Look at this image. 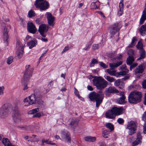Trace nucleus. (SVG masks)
Here are the masks:
<instances>
[{
  "instance_id": "9d476101",
  "label": "nucleus",
  "mask_w": 146,
  "mask_h": 146,
  "mask_svg": "<svg viewBox=\"0 0 146 146\" xmlns=\"http://www.w3.org/2000/svg\"><path fill=\"white\" fill-rule=\"evenodd\" d=\"M146 68V62L143 63L140 65L134 70V74H138L142 73Z\"/></svg>"
},
{
  "instance_id": "4c0bfd02",
  "label": "nucleus",
  "mask_w": 146,
  "mask_h": 146,
  "mask_svg": "<svg viewBox=\"0 0 146 146\" xmlns=\"http://www.w3.org/2000/svg\"><path fill=\"white\" fill-rule=\"evenodd\" d=\"M14 58L13 56H11L7 58V64H11L13 61Z\"/></svg>"
},
{
  "instance_id": "20e7f679",
  "label": "nucleus",
  "mask_w": 146,
  "mask_h": 146,
  "mask_svg": "<svg viewBox=\"0 0 146 146\" xmlns=\"http://www.w3.org/2000/svg\"><path fill=\"white\" fill-rule=\"evenodd\" d=\"M142 97L141 92L135 91L129 94L128 97V101L130 103L136 104L141 101Z\"/></svg>"
},
{
  "instance_id": "473e14b6",
  "label": "nucleus",
  "mask_w": 146,
  "mask_h": 146,
  "mask_svg": "<svg viewBox=\"0 0 146 146\" xmlns=\"http://www.w3.org/2000/svg\"><path fill=\"white\" fill-rule=\"evenodd\" d=\"M98 60L96 59H93L89 64V66L90 67H94L95 64L98 63Z\"/></svg>"
},
{
  "instance_id": "0e129e2a",
  "label": "nucleus",
  "mask_w": 146,
  "mask_h": 146,
  "mask_svg": "<svg viewBox=\"0 0 146 146\" xmlns=\"http://www.w3.org/2000/svg\"><path fill=\"white\" fill-rule=\"evenodd\" d=\"M135 139V138L134 137H132L130 138L129 139V141L130 143H131L133 142Z\"/></svg>"
},
{
  "instance_id": "9b49d317",
  "label": "nucleus",
  "mask_w": 146,
  "mask_h": 146,
  "mask_svg": "<svg viewBox=\"0 0 146 146\" xmlns=\"http://www.w3.org/2000/svg\"><path fill=\"white\" fill-rule=\"evenodd\" d=\"M45 16L47 18L49 25L53 27L54 25V17H53L50 12H46Z\"/></svg>"
},
{
  "instance_id": "4468645a",
  "label": "nucleus",
  "mask_w": 146,
  "mask_h": 146,
  "mask_svg": "<svg viewBox=\"0 0 146 146\" xmlns=\"http://www.w3.org/2000/svg\"><path fill=\"white\" fill-rule=\"evenodd\" d=\"M27 28L28 31L33 34L35 33L37 30L35 25L31 22L28 23Z\"/></svg>"
},
{
  "instance_id": "680f3d73",
  "label": "nucleus",
  "mask_w": 146,
  "mask_h": 146,
  "mask_svg": "<svg viewBox=\"0 0 146 146\" xmlns=\"http://www.w3.org/2000/svg\"><path fill=\"white\" fill-rule=\"evenodd\" d=\"M68 49H69V48H68V46H66L63 49L62 52V53H64V52H66V51L68 50Z\"/></svg>"
},
{
  "instance_id": "c9c22d12",
  "label": "nucleus",
  "mask_w": 146,
  "mask_h": 146,
  "mask_svg": "<svg viewBox=\"0 0 146 146\" xmlns=\"http://www.w3.org/2000/svg\"><path fill=\"white\" fill-rule=\"evenodd\" d=\"M39 111V109L38 108H35L29 111L28 113L29 114H33L36 113Z\"/></svg>"
},
{
  "instance_id": "f3484780",
  "label": "nucleus",
  "mask_w": 146,
  "mask_h": 146,
  "mask_svg": "<svg viewBox=\"0 0 146 146\" xmlns=\"http://www.w3.org/2000/svg\"><path fill=\"white\" fill-rule=\"evenodd\" d=\"M105 115L106 118L111 119H114L115 117L112 109L107 111Z\"/></svg>"
},
{
  "instance_id": "bb28decb",
  "label": "nucleus",
  "mask_w": 146,
  "mask_h": 146,
  "mask_svg": "<svg viewBox=\"0 0 146 146\" xmlns=\"http://www.w3.org/2000/svg\"><path fill=\"white\" fill-rule=\"evenodd\" d=\"M139 53L140 54V57L137 58V60L143 59L145 58L146 56L145 52L144 50L139 51Z\"/></svg>"
},
{
  "instance_id": "423d86ee",
  "label": "nucleus",
  "mask_w": 146,
  "mask_h": 146,
  "mask_svg": "<svg viewBox=\"0 0 146 146\" xmlns=\"http://www.w3.org/2000/svg\"><path fill=\"white\" fill-rule=\"evenodd\" d=\"M137 127V123L133 121L128 122L126 129L128 130V133L129 135H132L136 132Z\"/></svg>"
},
{
  "instance_id": "4d7b16f0",
  "label": "nucleus",
  "mask_w": 146,
  "mask_h": 146,
  "mask_svg": "<svg viewBox=\"0 0 146 146\" xmlns=\"http://www.w3.org/2000/svg\"><path fill=\"white\" fill-rule=\"evenodd\" d=\"M74 94H75L79 98V95L78 94V92L76 89L74 88Z\"/></svg>"
},
{
  "instance_id": "69168bd1",
  "label": "nucleus",
  "mask_w": 146,
  "mask_h": 146,
  "mask_svg": "<svg viewBox=\"0 0 146 146\" xmlns=\"http://www.w3.org/2000/svg\"><path fill=\"white\" fill-rule=\"evenodd\" d=\"M100 146H106L105 143L104 142H101L99 143Z\"/></svg>"
},
{
  "instance_id": "f704fd0d",
  "label": "nucleus",
  "mask_w": 146,
  "mask_h": 146,
  "mask_svg": "<svg viewBox=\"0 0 146 146\" xmlns=\"http://www.w3.org/2000/svg\"><path fill=\"white\" fill-rule=\"evenodd\" d=\"M105 78L107 81L110 82H114L115 81V80L114 78L109 76H106L105 77Z\"/></svg>"
},
{
  "instance_id": "aec40b11",
  "label": "nucleus",
  "mask_w": 146,
  "mask_h": 146,
  "mask_svg": "<svg viewBox=\"0 0 146 146\" xmlns=\"http://www.w3.org/2000/svg\"><path fill=\"white\" fill-rule=\"evenodd\" d=\"M121 71L118 72L119 76L126 75L128 72V70L125 64L122 65L120 67Z\"/></svg>"
},
{
  "instance_id": "4be33fe9",
  "label": "nucleus",
  "mask_w": 146,
  "mask_h": 146,
  "mask_svg": "<svg viewBox=\"0 0 146 146\" xmlns=\"http://www.w3.org/2000/svg\"><path fill=\"white\" fill-rule=\"evenodd\" d=\"M122 64V61H119L117 62L116 63H110L109 64V66L112 69H114L119 66Z\"/></svg>"
},
{
  "instance_id": "58836bf2",
  "label": "nucleus",
  "mask_w": 146,
  "mask_h": 146,
  "mask_svg": "<svg viewBox=\"0 0 146 146\" xmlns=\"http://www.w3.org/2000/svg\"><path fill=\"white\" fill-rule=\"evenodd\" d=\"M106 125L108 128L111 131L114 129L113 125L110 123H107L106 124Z\"/></svg>"
},
{
  "instance_id": "13d9d810",
  "label": "nucleus",
  "mask_w": 146,
  "mask_h": 146,
  "mask_svg": "<svg viewBox=\"0 0 146 146\" xmlns=\"http://www.w3.org/2000/svg\"><path fill=\"white\" fill-rule=\"evenodd\" d=\"M4 90V87L3 86H0V95H2L3 94Z\"/></svg>"
},
{
  "instance_id": "c756f323",
  "label": "nucleus",
  "mask_w": 146,
  "mask_h": 146,
  "mask_svg": "<svg viewBox=\"0 0 146 146\" xmlns=\"http://www.w3.org/2000/svg\"><path fill=\"white\" fill-rule=\"evenodd\" d=\"M143 46V44L140 41L138 42L136 46L137 48L139 50V51L144 50Z\"/></svg>"
},
{
  "instance_id": "338daca9",
  "label": "nucleus",
  "mask_w": 146,
  "mask_h": 146,
  "mask_svg": "<svg viewBox=\"0 0 146 146\" xmlns=\"http://www.w3.org/2000/svg\"><path fill=\"white\" fill-rule=\"evenodd\" d=\"M129 76H125L121 80H127L129 78Z\"/></svg>"
},
{
  "instance_id": "5701e85b",
  "label": "nucleus",
  "mask_w": 146,
  "mask_h": 146,
  "mask_svg": "<svg viewBox=\"0 0 146 146\" xmlns=\"http://www.w3.org/2000/svg\"><path fill=\"white\" fill-rule=\"evenodd\" d=\"M123 0H121L120 2L119 3V9L118 12V15L121 16L122 14L123 11Z\"/></svg>"
},
{
  "instance_id": "8fccbe9b",
  "label": "nucleus",
  "mask_w": 146,
  "mask_h": 146,
  "mask_svg": "<svg viewBox=\"0 0 146 146\" xmlns=\"http://www.w3.org/2000/svg\"><path fill=\"white\" fill-rule=\"evenodd\" d=\"M27 82H23V83L22 82V84L24 86V88L23 90H25V89H27L28 88V87H27V82Z\"/></svg>"
},
{
  "instance_id": "f03ea898",
  "label": "nucleus",
  "mask_w": 146,
  "mask_h": 146,
  "mask_svg": "<svg viewBox=\"0 0 146 146\" xmlns=\"http://www.w3.org/2000/svg\"><path fill=\"white\" fill-rule=\"evenodd\" d=\"M89 97L91 100L96 102V106L98 108L102 103L104 97V95L101 91L97 93L93 92L89 94Z\"/></svg>"
},
{
  "instance_id": "c03bdc74",
  "label": "nucleus",
  "mask_w": 146,
  "mask_h": 146,
  "mask_svg": "<svg viewBox=\"0 0 146 146\" xmlns=\"http://www.w3.org/2000/svg\"><path fill=\"white\" fill-rule=\"evenodd\" d=\"M90 7L92 9H96L98 8V7L96 4L94 2H93L91 3Z\"/></svg>"
},
{
  "instance_id": "79ce46f5",
  "label": "nucleus",
  "mask_w": 146,
  "mask_h": 146,
  "mask_svg": "<svg viewBox=\"0 0 146 146\" xmlns=\"http://www.w3.org/2000/svg\"><path fill=\"white\" fill-rule=\"evenodd\" d=\"M92 43L93 42L91 41L90 43H88L86 45V46L83 48V49L86 51L89 50L90 48L91 45Z\"/></svg>"
},
{
  "instance_id": "ddd939ff",
  "label": "nucleus",
  "mask_w": 146,
  "mask_h": 146,
  "mask_svg": "<svg viewBox=\"0 0 146 146\" xmlns=\"http://www.w3.org/2000/svg\"><path fill=\"white\" fill-rule=\"evenodd\" d=\"M61 136L62 138L64 139L66 142L69 143H70L71 138L70 134L68 131H63L62 132Z\"/></svg>"
},
{
  "instance_id": "de8ad7c7",
  "label": "nucleus",
  "mask_w": 146,
  "mask_h": 146,
  "mask_svg": "<svg viewBox=\"0 0 146 146\" xmlns=\"http://www.w3.org/2000/svg\"><path fill=\"white\" fill-rule=\"evenodd\" d=\"M100 65L102 67L104 68H108V66L102 62H100Z\"/></svg>"
},
{
  "instance_id": "39448f33",
  "label": "nucleus",
  "mask_w": 146,
  "mask_h": 146,
  "mask_svg": "<svg viewBox=\"0 0 146 146\" xmlns=\"http://www.w3.org/2000/svg\"><path fill=\"white\" fill-rule=\"evenodd\" d=\"M41 98V96L40 95L32 94L28 98L24 99L23 102L25 103H26L25 106H28L35 103L40 104V103Z\"/></svg>"
},
{
  "instance_id": "5fc2aeb1",
  "label": "nucleus",
  "mask_w": 146,
  "mask_h": 146,
  "mask_svg": "<svg viewBox=\"0 0 146 146\" xmlns=\"http://www.w3.org/2000/svg\"><path fill=\"white\" fill-rule=\"evenodd\" d=\"M142 119L144 122L146 121V111L144 113L143 115Z\"/></svg>"
},
{
  "instance_id": "72a5a7b5",
  "label": "nucleus",
  "mask_w": 146,
  "mask_h": 146,
  "mask_svg": "<svg viewBox=\"0 0 146 146\" xmlns=\"http://www.w3.org/2000/svg\"><path fill=\"white\" fill-rule=\"evenodd\" d=\"M136 41L137 38L135 37H133L132 39L131 43L129 45L128 47L129 48L132 47L134 46L136 44Z\"/></svg>"
},
{
  "instance_id": "c85d7f7f",
  "label": "nucleus",
  "mask_w": 146,
  "mask_h": 146,
  "mask_svg": "<svg viewBox=\"0 0 146 146\" xmlns=\"http://www.w3.org/2000/svg\"><path fill=\"white\" fill-rule=\"evenodd\" d=\"M78 123V121L76 119H73L71 122L70 123V125H71L72 127H76Z\"/></svg>"
},
{
  "instance_id": "b1692460",
  "label": "nucleus",
  "mask_w": 146,
  "mask_h": 146,
  "mask_svg": "<svg viewBox=\"0 0 146 146\" xmlns=\"http://www.w3.org/2000/svg\"><path fill=\"white\" fill-rule=\"evenodd\" d=\"M2 142L5 146H15V145H13L10 142L9 139L7 138H3Z\"/></svg>"
},
{
  "instance_id": "412c9836",
  "label": "nucleus",
  "mask_w": 146,
  "mask_h": 146,
  "mask_svg": "<svg viewBox=\"0 0 146 146\" xmlns=\"http://www.w3.org/2000/svg\"><path fill=\"white\" fill-rule=\"evenodd\" d=\"M113 69H108L106 70L107 72L110 75L115 76L118 77L119 76L118 72H117L115 70H113Z\"/></svg>"
},
{
  "instance_id": "6e6552de",
  "label": "nucleus",
  "mask_w": 146,
  "mask_h": 146,
  "mask_svg": "<svg viewBox=\"0 0 146 146\" xmlns=\"http://www.w3.org/2000/svg\"><path fill=\"white\" fill-rule=\"evenodd\" d=\"M121 27L122 25L120 22L115 23L110 28V33L112 35L115 34L120 30Z\"/></svg>"
},
{
  "instance_id": "7c9ffc66",
  "label": "nucleus",
  "mask_w": 146,
  "mask_h": 146,
  "mask_svg": "<svg viewBox=\"0 0 146 146\" xmlns=\"http://www.w3.org/2000/svg\"><path fill=\"white\" fill-rule=\"evenodd\" d=\"M3 39L4 42L6 44H8L7 40L9 37L8 33H3Z\"/></svg>"
},
{
  "instance_id": "7ed1b4c3",
  "label": "nucleus",
  "mask_w": 146,
  "mask_h": 146,
  "mask_svg": "<svg viewBox=\"0 0 146 146\" xmlns=\"http://www.w3.org/2000/svg\"><path fill=\"white\" fill-rule=\"evenodd\" d=\"M93 84L98 89L102 90L108 85V82L101 76H95L92 80Z\"/></svg>"
},
{
  "instance_id": "e433bc0d",
  "label": "nucleus",
  "mask_w": 146,
  "mask_h": 146,
  "mask_svg": "<svg viewBox=\"0 0 146 146\" xmlns=\"http://www.w3.org/2000/svg\"><path fill=\"white\" fill-rule=\"evenodd\" d=\"M121 80L120 79H118L115 81L114 82V85L116 86H118L119 88H121V87H120V84L121 83Z\"/></svg>"
},
{
  "instance_id": "603ef678",
  "label": "nucleus",
  "mask_w": 146,
  "mask_h": 146,
  "mask_svg": "<svg viewBox=\"0 0 146 146\" xmlns=\"http://www.w3.org/2000/svg\"><path fill=\"white\" fill-rule=\"evenodd\" d=\"M117 122L119 124H121L123 123L124 122V120L123 119L121 118H119L117 120Z\"/></svg>"
},
{
  "instance_id": "a18cd8bd",
  "label": "nucleus",
  "mask_w": 146,
  "mask_h": 146,
  "mask_svg": "<svg viewBox=\"0 0 146 146\" xmlns=\"http://www.w3.org/2000/svg\"><path fill=\"white\" fill-rule=\"evenodd\" d=\"M17 128L21 130H26L27 129V127L26 126H18Z\"/></svg>"
},
{
  "instance_id": "ea45409f",
  "label": "nucleus",
  "mask_w": 146,
  "mask_h": 146,
  "mask_svg": "<svg viewBox=\"0 0 146 146\" xmlns=\"http://www.w3.org/2000/svg\"><path fill=\"white\" fill-rule=\"evenodd\" d=\"M28 16L29 17H31L36 15L35 12L32 10H30L28 13Z\"/></svg>"
},
{
  "instance_id": "6ab92c4d",
  "label": "nucleus",
  "mask_w": 146,
  "mask_h": 146,
  "mask_svg": "<svg viewBox=\"0 0 146 146\" xmlns=\"http://www.w3.org/2000/svg\"><path fill=\"white\" fill-rule=\"evenodd\" d=\"M120 95L121 97L117 99V103L120 104H123L125 103V97L124 96L123 92H121L120 93Z\"/></svg>"
},
{
  "instance_id": "dca6fc26",
  "label": "nucleus",
  "mask_w": 146,
  "mask_h": 146,
  "mask_svg": "<svg viewBox=\"0 0 146 146\" xmlns=\"http://www.w3.org/2000/svg\"><path fill=\"white\" fill-rule=\"evenodd\" d=\"M142 137L141 134L138 133L137 134V139L134 141L132 142V146H135L138 145L141 142Z\"/></svg>"
},
{
  "instance_id": "2eb2a0df",
  "label": "nucleus",
  "mask_w": 146,
  "mask_h": 146,
  "mask_svg": "<svg viewBox=\"0 0 146 146\" xmlns=\"http://www.w3.org/2000/svg\"><path fill=\"white\" fill-rule=\"evenodd\" d=\"M112 109L116 116L122 114L123 113V107L118 108L116 107H113L112 108Z\"/></svg>"
},
{
  "instance_id": "6e6d98bb",
  "label": "nucleus",
  "mask_w": 146,
  "mask_h": 146,
  "mask_svg": "<svg viewBox=\"0 0 146 146\" xmlns=\"http://www.w3.org/2000/svg\"><path fill=\"white\" fill-rule=\"evenodd\" d=\"M141 17L146 18V8H144Z\"/></svg>"
},
{
  "instance_id": "0eeeda50",
  "label": "nucleus",
  "mask_w": 146,
  "mask_h": 146,
  "mask_svg": "<svg viewBox=\"0 0 146 146\" xmlns=\"http://www.w3.org/2000/svg\"><path fill=\"white\" fill-rule=\"evenodd\" d=\"M49 28V26L45 24H42L40 25L39 27L38 31L41 36L45 37L46 36L45 33H46Z\"/></svg>"
},
{
  "instance_id": "cd10ccee",
  "label": "nucleus",
  "mask_w": 146,
  "mask_h": 146,
  "mask_svg": "<svg viewBox=\"0 0 146 146\" xmlns=\"http://www.w3.org/2000/svg\"><path fill=\"white\" fill-rule=\"evenodd\" d=\"M134 61V59L133 56H129V57L127 58L126 63L127 65H130L132 64Z\"/></svg>"
},
{
  "instance_id": "bf43d9fd",
  "label": "nucleus",
  "mask_w": 146,
  "mask_h": 146,
  "mask_svg": "<svg viewBox=\"0 0 146 146\" xmlns=\"http://www.w3.org/2000/svg\"><path fill=\"white\" fill-rule=\"evenodd\" d=\"M143 88H146V80H144L142 83Z\"/></svg>"
},
{
  "instance_id": "09e8293b",
  "label": "nucleus",
  "mask_w": 146,
  "mask_h": 146,
  "mask_svg": "<svg viewBox=\"0 0 146 146\" xmlns=\"http://www.w3.org/2000/svg\"><path fill=\"white\" fill-rule=\"evenodd\" d=\"M99 48V46L98 44H94L92 45V49L94 50L97 49Z\"/></svg>"
},
{
  "instance_id": "a211bd4d",
  "label": "nucleus",
  "mask_w": 146,
  "mask_h": 146,
  "mask_svg": "<svg viewBox=\"0 0 146 146\" xmlns=\"http://www.w3.org/2000/svg\"><path fill=\"white\" fill-rule=\"evenodd\" d=\"M118 92V91L114 86H110L106 88L105 90V92L106 95V94L115 93Z\"/></svg>"
},
{
  "instance_id": "052dcab7",
  "label": "nucleus",
  "mask_w": 146,
  "mask_h": 146,
  "mask_svg": "<svg viewBox=\"0 0 146 146\" xmlns=\"http://www.w3.org/2000/svg\"><path fill=\"white\" fill-rule=\"evenodd\" d=\"M30 65H27L25 67V70L27 72L29 69H32V68H30Z\"/></svg>"
},
{
  "instance_id": "864d4df0",
  "label": "nucleus",
  "mask_w": 146,
  "mask_h": 146,
  "mask_svg": "<svg viewBox=\"0 0 146 146\" xmlns=\"http://www.w3.org/2000/svg\"><path fill=\"white\" fill-rule=\"evenodd\" d=\"M41 116V114L40 113H37L35 114L34 115L33 117H40Z\"/></svg>"
},
{
  "instance_id": "2f4dec72",
  "label": "nucleus",
  "mask_w": 146,
  "mask_h": 146,
  "mask_svg": "<svg viewBox=\"0 0 146 146\" xmlns=\"http://www.w3.org/2000/svg\"><path fill=\"white\" fill-rule=\"evenodd\" d=\"M145 25H142L139 29V32L143 36H145Z\"/></svg>"
},
{
  "instance_id": "a19ab883",
  "label": "nucleus",
  "mask_w": 146,
  "mask_h": 146,
  "mask_svg": "<svg viewBox=\"0 0 146 146\" xmlns=\"http://www.w3.org/2000/svg\"><path fill=\"white\" fill-rule=\"evenodd\" d=\"M109 132L107 130H104L102 132V136L105 138L108 137Z\"/></svg>"
},
{
  "instance_id": "774afa93",
  "label": "nucleus",
  "mask_w": 146,
  "mask_h": 146,
  "mask_svg": "<svg viewBox=\"0 0 146 146\" xmlns=\"http://www.w3.org/2000/svg\"><path fill=\"white\" fill-rule=\"evenodd\" d=\"M144 104L145 105H146V93H145V94Z\"/></svg>"
},
{
  "instance_id": "e2e57ef3",
  "label": "nucleus",
  "mask_w": 146,
  "mask_h": 146,
  "mask_svg": "<svg viewBox=\"0 0 146 146\" xmlns=\"http://www.w3.org/2000/svg\"><path fill=\"white\" fill-rule=\"evenodd\" d=\"M87 89L90 91H92L93 90V88L90 86L88 85L87 87Z\"/></svg>"
},
{
  "instance_id": "1a4fd4ad",
  "label": "nucleus",
  "mask_w": 146,
  "mask_h": 146,
  "mask_svg": "<svg viewBox=\"0 0 146 146\" xmlns=\"http://www.w3.org/2000/svg\"><path fill=\"white\" fill-rule=\"evenodd\" d=\"M25 46L23 44L18 43L17 45V51L16 55V57L19 59L21 58L23 56V52L24 48Z\"/></svg>"
},
{
  "instance_id": "f257e3e1",
  "label": "nucleus",
  "mask_w": 146,
  "mask_h": 146,
  "mask_svg": "<svg viewBox=\"0 0 146 146\" xmlns=\"http://www.w3.org/2000/svg\"><path fill=\"white\" fill-rule=\"evenodd\" d=\"M18 108V103H14L13 105L10 103L5 104L0 108V118L7 117L13 111V119L14 122L19 123L21 121V117Z\"/></svg>"
},
{
  "instance_id": "37998d69",
  "label": "nucleus",
  "mask_w": 146,
  "mask_h": 146,
  "mask_svg": "<svg viewBox=\"0 0 146 146\" xmlns=\"http://www.w3.org/2000/svg\"><path fill=\"white\" fill-rule=\"evenodd\" d=\"M128 55L130 56H133L135 53V51L133 49H130L127 52Z\"/></svg>"
},
{
  "instance_id": "49530a36",
  "label": "nucleus",
  "mask_w": 146,
  "mask_h": 146,
  "mask_svg": "<svg viewBox=\"0 0 146 146\" xmlns=\"http://www.w3.org/2000/svg\"><path fill=\"white\" fill-rule=\"evenodd\" d=\"M146 19V18L141 17L140 20L139 24L140 25L143 24L144 22V21Z\"/></svg>"
},
{
  "instance_id": "393cba45",
  "label": "nucleus",
  "mask_w": 146,
  "mask_h": 146,
  "mask_svg": "<svg viewBox=\"0 0 146 146\" xmlns=\"http://www.w3.org/2000/svg\"><path fill=\"white\" fill-rule=\"evenodd\" d=\"M84 139L86 141L94 142L96 141V138L95 137L88 136L84 137Z\"/></svg>"
},
{
  "instance_id": "f8f14e48",
  "label": "nucleus",
  "mask_w": 146,
  "mask_h": 146,
  "mask_svg": "<svg viewBox=\"0 0 146 146\" xmlns=\"http://www.w3.org/2000/svg\"><path fill=\"white\" fill-rule=\"evenodd\" d=\"M27 72L25 71V72L22 79V82L23 83L25 82H27L29 80L30 77L31 76L32 73V69H29Z\"/></svg>"
},
{
  "instance_id": "3c124183",
  "label": "nucleus",
  "mask_w": 146,
  "mask_h": 146,
  "mask_svg": "<svg viewBox=\"0 0 146 146\" xmlns=\"http://www.w3.org/2000/svg\"><path fill=\"white\" fill-rule=\"evenodd\" d=\"M137 63H135L133 64H132L130 67V70H131L132 69L136 67L137 65Z\"/></svg>"
},
{
  "instance_id": "a878e982",
  "label": "nucleus",
  "mask_w": 146,
  "mask_h": 146,
  "mask_svg": "<svg viewBox=\"0 0 146 146\" xmlns=\"http://www.w3.org/2000/svg\"><path fill=\"white\" fill-rule=\"evenodd\" d=\"M37 44V42L36 40H31V41L27 43V44L30 49L32 48Z\"/></svg>"
}]
</instances>
